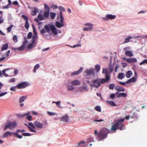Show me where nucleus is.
Masks as SVG:
<instances>
[{"label": "nucleus", "mask_w": 147, "mask_h": 147, "mask_svg": "<svg viewBox=\"0 0 147 147\" xmlns=\"http://www.w3.org/2000/svg\"><path fill=\"white\" fill-rule=\"evenodd\" d=\"M109 130L106 128H102L98 132L97 130L94 131V134L100 140H102L106 138L107 136V134L109 133Z\"/></svg>", "instance_id": "f257e3e1"}, {"label": "nucleus", "mask_w": 147, "mask_h": 147, "mask_svg": "<svg viewBox=\"0 0 147 147\" xmlns=\"http://www.w3.org/2000/svg\"><path fill=\"white\" fill-rule=\"evenodd\" d=\"M124 121L123 119L119 120L116 123L111 125V130L115 132L118 128L121 130L125 129V126L123 123Z\"/></svg>", "instance_id": "f03ea898"}, {"label": "nucleus", "mask_w": 147, "mask_h": 147, "mask_svg": "<svg viewBox=\"0 0 147 147\" xmlns=\"http://www.w3.org/2000/svg\"><path fill=\"white\" fill-rule=\"evenodd\" d=\"M108 78H109L108 77H107L106 79H105L104 78L99 79L97 78L95 80H93L92 81V82L93 84L91 85V86L98 88L100 86L101 84H103L107 82L108 80L109 79Z\"/></svg>", "instance_id": "7ed1b4c3"}, {"label": "nucleus", "mask_w": 147, "mask_h": 147, "mask_svg": "<svg viewBox=\"0 0 147 147\" xmlns=\"http://www.w3.org/2000/svg\"><path fill=\"white\" fill-rule=\"evenodd\" d=\"M17 123L16 121L11 122L9 121L6 124L4 130H6L7 128H9L10 130H12L17 126Z\"/></svg>", "instance_id": "20e7f679"}, {"label": "nucleus", "mask_w": 147, "mask_h": 147, "mask_svg": "<svg viewBox=\"0 0 147 147\" xmlns=\"http://www.w3.org/2000/svg\"><path fill=\"white\" fill-rule=\"evenodd\" d=\"M86 72L87 74L85 76V77L87 79L92 78L95 75L94 71L93 69H87Z\"/></svg>", "instance_id": "39448f33"}, {"label": "nucleus", "mask_w": 147, "mask_h": 147, "mask_svg": "<svg viewBox=\"0 0 147 147\" xmlns=\"http://www.w3.org/2000/svg\"><path fill=\"white\" fill-rule=\"evenodd\" d=\"M45 6V11L44 12L43 15L44 17L46 18L49 17V7L47 4H44Z\"/></svg>", "instance_id": "423d86ee"}, {"label": "nucleus", "mask_w": 147, "mask_h": 147, "mask_svg": "<svg viewBox=\"0 0 147 147\" xmlns=\"http://www.w3.org/2000/svg\"><path fill=\"white\" fill-rule=\"evenodd\" d=\"M60 18L61 19V20H60V22L58 21L56 22V26L58 28L62 27L64 26V18L62 15H61V13L60 14Z\"/></svg>", "instance_id": "0eeeda50"}, {"label": "nucleus", "mask_w": 147, "mask_h": 147, "mask_svg": "<svg viewBox=\"0 0 147 147\" xmlns=\"http://www.w3.org/2000/svg\"><path fill=\"white\" fill-rule=\"evenodd\" d=\"M29 84L26 82H23L20 83L16 86L18 89L24 88L27 87Z\"/></svg>", "instance_id": "6e6552de"}, {"label": "nucleus", "mask_w": 147, "mask_h": 147, "mask_svg": "<svg viewBox=\"0 0 147 147\" xmlns=\"http://www.w3.org/2000/svg\"><path fill=\"white\" fill-rule=\"evenodd\" d=\"M28 125L25 123L24 125L27 126L30 131L32 132H36V131L35 129V127L33 124L32 122H30L28 123Z\"/></svg>", "instance_id": "1a4fd4ad"}, {"label": "nucleus", "mask_w": 147, "mask_h": 147, "mask_svg": "<svg viewBox=\"0 0 147 147\" xmlns=\"http://www.w3.org/2000/svg\"><path fill=\"white\" fill-rule=\"evenodd\" d=\"M116 17L115 15L109 14L106 15L105 17L102 18L103 20L105 21H108L109 20H112L115 19Z\"/></svg>", "instance_id": "9d476101"}, {"label": "nucleus", "mask_w": 147, "mask_h": 147, "mask_svg": "<svg viewBox=\"0 0 147 147\" xmlns=\"http://www.w3.org/2000/svg\"><path fill=\"white\" fill-rule=\"evenodd\" d=\"M22 17L26 21L25 27V28L27 30H28V29L29 27V24L28 22V18L27 17H26L24 15H22Z\"/></svg>", "instance_id": "9b49d317"}, {"label": "nucleus", "mask_w": 147, "mask_h": 147, "mask_svg": "<svg viewBox=\"0 0 147 147\" xmlns=\"http://www.w3.org/2000/svg\"><path fill=\"white\" fill-rule=\"evenodd\" d=\"M34 124L35 127H36L37 128L41 129L43 127V124L38 121H35L34 122Z\"/></svg>", "instance_id": "f8f14e48"}, {"label": "nucleus", "mask_w": 147, "mask_h": 147, "mask_svg": "<svg viewBox=\"0 0 147 147\" xmlns=\"http://www.w3.org/2000/svg\"><path fill=\"white\" fill-rule=\"evenodd\" d=\"M83 69V68L82 67H81L80 69L78 71L72 72L71 74V75L76 76L78 75L82 72Z\"/></svg>", "instance_id": "ddd939ff"}, {"label": "nucleus", "mask_w": 147, "mask_h": 147, "mask_svg": "<svg viewBox=\"0 0 147 147\" xmlns=\"http://www.w3.org/2000/svg\"><path fill=\"white\" fill-rule=\"evenodd\" d=\"M108 70L107 69H105L103 68V71H102V73L103 74H105V79H106V78L107 77H108L109 78V79L108 80V82L110 80V76L107 74L108 73Z\"/></svg>", "instance_id": "4468645a"}, {"label": "nucleus", "mask_w": 147, "mask_h": 147, "mask_svg": "<svg viewBox=\"0 0 147 147\" xmlns=\"http://www.w3.org/2000/svg\"><path fill=\"white\" fill-rule=\"evenodd\" d=\"M50 29L54 34L56 35L57 34V29L53 25H50Z\"/></svg>", "instance_id": "2eb2a0df"}, {"label": "nucleus", "mask_w": 147, "mask_h": 147, "mask_svg": "<svg viewBox=\"0 0 147 147\" xmlns=\"http://www.w3.org/2000/svg\"><path fill=\"white\" fill-rule=\"evenodd\" d=\"M85 25V26L88 25L89 26V28H85L83 29L84 31H88L89 30H91L93 28V25L90 23L86 24Z\"/></svg>", "instance_id": "dca6fc26"}, {"label": "nucleus", "mask_w": 147, "mask_h": 147, "mask_svg": "<svg viewBox=\"0 0 147 147\" xmlns=\"http://www.w3.org/2000/svg\"><path fill=\"white\" fill-rule=\"evenodd\" d=\"M60 120L61 121H62L64 122H68L69 117L67 115H65L62 116Z\"/></svg>", "instance_id": "f3484780"}, {"label": "nucleus", "mask_w": 147, "mask_h": 147, "mask_svg": "<svg viewBox=\"0 0 147 147\" xmlns=\"http://www.w3.org/2000/svg\"><path fill=\"white\" fill-rule=\"evenodd\" d=\"M71 83L72 85L74 86H78L81 84L80 82L78 80L72 81Z\"/></svg>", "instance_id": "a211bd4d"}, {"label": "nucleus", "mask_w": 147, "mask_h": 147, "mask_svg": "<svg viewBox=\"0 0 147 147\" xmlns=\"http://www.w3.org/2000/svg\"><path fill=\"white\" fill-rule=\"evenodd\" d=\"M129 63L136 62L137 60L135 58H129L127 59L126 60Z\"/></svg>", "instance_id": "6ab92c4d"}, {"label": "nucleus", "mask_w": 147, "mask_h": 147, "mask_svg": "<svg viewBox=\"0 0 147 147\" xmlns=\"http://www.w3.org/2000/svg\"><path fill=\"white\" fill-rule=\"evenodd\" d=\"M115 89L118 92H123L125 91V89L122 87L117 86L115 87Z\"/></svg>", "instance_id": "aec40b11"}, {"label": "nucleus", "mask_w": 147, "mask_h": 147, "mask_svg": "<svg viewBox=\"0 0 147 147\" xmlns=\"http://www.w3.org/2000/svg\"><path fill=\"white\" fill-rule=\"evenodd\" d=\"M137 79L134 77H133L132 78L128 80L126 82L127 84H129L131 82H135L136 81Z\"/></svg>", "instance_id": "412c9836"}, {"label": "nucleus", "mask_w": 147, "mask_h": 147, "mask_svg": "<svg viewBox=\"0 0 147 147\" xmlns=\"http://www.w3.org/2000/svg\"><path fill=\"white\" fill-rule=\"evenodd\" d=\"M127 96V94L126 93H124V92L119 93L117 95V98H120L121 97H123L125 98Z\"/></svg>", "instance_id": "4be33fe9"}, {"label": "nucleus", "mask_w": 147, "mask_h": 147, "mask_svg": "<svg viewBox=\"0 0 147 147\" xmlns=\"http://www.w3.org/2000/svg\"><path fill=\"white\" fill-rule=\"evenodd\" d=\"M3 86V84L0 82V92H1V90ZM7 94V92H6L0 93V97L2 96Z\"/></svg>", "instance_id": "5701e85b"}, {"label": "nucleus", "mask_w": 147, "mask_h": 147, "mask_svg": "<svg viewBox=\"0 0 147 147\" xmlns=\"http://www.w3.org/2000/svg\"><path fill=\"white\" fill-rule=\"evenodd\" d=\"M38 11V9L36 7H34L32 9L31 12V14L32 16H35Z\"/></svg>", "instance_id": "b1692460"}, {"label": "nucleus", "mask_w": 147, "mask_h": 147, "mask_svg": "<svg viewBox=\"0 0 147 147\" xmlns=\"http://www.w3.org/2000/svg\"><path fill=\"white\" fill-rule=\"evenodd\" d=\"M31 113V112H28L26 113H25L24 114H18L17 115V116L20 117H24L26 115H29Z\"/></svg>", "instance_id": "393cba45"}, {"label": "nucleus", "mask_w": 147, "mask_h": 147, "mask_svg": "<svg viewBox=\"0 0 147 147\" xmlns=\"http://www.w3.org/2000/svg\"><path fill=\"white\" fill-rule=\"evenodd\" d=\"M125 77L124 74L122 73H119L117 76V78L121 80L123 79Z\"/></svg>", "instance_id": "a878e982"}, {"label": "nucleus", "mask_w": 147, "mask_h": 147, "mask_svg": "<svg viewBox=\"0 0 147 147\" xmlns=\"http://www.w3.org/2000/svg\"><path fill=\"white\" fill-rule=\"evenodd\" d=\"M8 47V45L7 43H5L4 44L1 48V51L6 50Z\"/></svg>", "instance_id": "bb28decb"}, {"label": "nucleus", "mask_w": 147, "mask_h": 147, "mask_svg": "<svg viewBox=\"0 0 147 147\" xmlns=\"http://www.w3.org/2000/svg\"><path fill=\"white\" fill-rule=\"evenodd\" d=\"M38 19L40 21L43 20H45V18L44 17L43 15L41 14H39L38 15Z\"/></svg>", "instance_id": "cd10ccee"}, {"label": "nucleus", "mask_w": 147, "mask_h": 147, "mask_svg": "<svg viewBox=\"0 0 147 147\" xmlns=\"http://www.w3.org/2000/svg\"><path fill=\"white\" fill-rule=\"evenodd\" d=\"M132 72L131 71H129L126 73V76L127 78H129L132 76Z\"/></svg>", "instance_id": "c85d7f7f"}, {"label": "nucleus", "mask_w": 147, "mask_h": 147, "mask_svg": "<svg viewBox=\"0 0 147 147\" xmlns=\"http://www.w3.org/2000/svg\"><path fill=\"white\" fill-rule=\"evenodd\" d=\"M12 134V133L9 131L6 132L3 135V137H6L9 136H11Z\"/></svg>", "instance_id": "c756f323"}, {"label": "nucleus", "mask_w": 147, "mask_h": 147, "mask_svg": "<svg viewBox=\"0 0 147 147\" xmlns=\"http://www.w3.org/2000/svg\"><path fill=\"white\" fill-rule=\"evenodd\" d=\"M38 38V37L37 36V35H33L32 36V43L33 44H34L35 43V41Z\"/></svg>", "instance_id": "7c9ffc66"}, {"label": "nucleus", "mask_w": 147, "mask_h": 147, "mask_svg": "<svg viewBox=\"0 0 147 147\" xmlns=\"http://www.w3.org/2000/svg\"><path fill=\"white\" fill-rule=\"evenodd\" d=\"M125 55L129 57H132L133 55L132 52L130 51H127L125 53Z\"/></svg>", "instance_id": "2f4dec72"}, {"label": "nucleus", "mask_w": 147, "mask_h": 147, "mask_svg": "<svg viewBox=\"0 0 147 147\" xmlns=\"http://www.w3.org/2000/svg\"><path fill=\"white\" fill-rule=\"evenodd\" d=\"M58 8L60 10L59 15V16L60 17L61 13V15H62V11L64 12L65 11V8L61 6H60L59 7H58Z\"/></svg>", "instance_id": "473e14b6"}, {"label": "nucleus", "mask_w": 147, "mask_h": 147, "mask_svg": "<svg viewBox=\"0 0 147 147\" xmlns=\"http://www.w3.org/2000/svg\"><path fill=\"white\" fill-rule=\"evenodd\" d=\"M26 97L25 96H23L20 97L19 100V103H21L23 102L24 100L26 99Z\"/></svg>", "instance_id": "72a5a7b5"}, {"label": "nucleus", "mask_w": 147, "mask_h": 147, "mask_svg": "<svg viewBox=\"0 0 147 147\" xmlns=\"http://www.w3.org/2000/svg\"><path fill=\"white\" fill-rule=\"evenodd\" d=\"M131 38V36H128L127 38H126L125 40V41L123 42V44H125L126 43H127L129 42V39Z\"/></svg>", "instance_id": "f704fd0d"}, {"label": "nucleus", "mask_w": 147, "mask_h": 147, "mask_svg": "<svg viewBox=\"0 0 147 147\" xmlns=\"http://www.w3.org/2000/svg\"><path fill=\"white\" fill-rule=\"evenodd\" d=\"M106 102L112 106H116V104L113 101L107 100Z\"/></svg>", "instance_id": "c9c22d12"}, {"label": "nucleus", "mask_w": 147, "mask_h": 147, "mask_svg": "<svg viewBox=\"0 0 147 147\" xmlns=\"http://www.w3.org/2000/svg\"><path fill=\"white\" fill-rule=\"evenodd\" d=\"M56 14L55 13H53L52 12H51L50 13V16L51 18L52 19H53L55 18Z\"/></svg>", "instance_id": "e433bc0d"}, {"label": "nucleus", "mask_w": 147, "mask_h": 147, "mask_svg": "<svg viewBox=\"0 0 147 147\" xmlns=\"http://www.w3.org/2000/svg\"><path fill=\"white\" fill-rule=\"evenodd\" d=\"M40 67V65L38 64H37L34 66V69L33 72L35 73L36 72V69H38Z\"/></svg>", "instance_id": "4c0bfd02"}, {"label": "nucleus", "mask_w": 147, "mask_h": 147, "mask_svg": "<svg viewBox=\"0 0 147 147\" xmlns=\"http://www.w3.org/2000/svg\"><path fill=\"white\" fill-rule=\"evenodd\" d=\"M44 29H45L47 32H49L50 30V27H49L48 25H45V26Z\"/></svg>", "instance_id": "58836bf2"}, {"label": "nucleus", "mask_w": 147, "mask_h": 147, "mask_svg": "<svg viewBox=\"0 0 147 147\" xmlns=\"http://www.w3.org/2000/svg\"><path fill=\"white\" fill-rule=\"evenodd\" d=\"M13 134V135L16 136L18 138L21 139L22 138V136L20 135H19L18 134V132L14 133Z\"/></svg>", "instance_id": "ea45409f"}, {"label": "nucleus", "mask_w": 147, "mask_h": 147, "mask_svg": "<svg viewBox=\"0 0 147 147\" xmlns=\"http://www.w3.org/2000/svg\"><path fill=\"white\" fill-rule=\"evenodd\" d=\"M100 65L97 64L95 65V68L97 72H98L100 70Z\"/></svg>", "instance_id": "a19ab883"}, {"label": "nucleus", "mask_w": 147, "mask_h": 147, "mask_svg": "<svg viewBox=\"0 0 147 147\" xmlns=\"http://www.w3.org/2000/svg\"><path fill=\"white\" fill-rule=\"evenodd\" d=\"M9 69H4V70H3V71H2V74L5 76L6 77H7L8 76V75L5 73V71L6 70L7 71Z\"/></svg>", "instance_id": "79ce46f5"}, {"label": "nucleus", "mask_w": 147, "mask_h": 147, "mask_svg": "<svg viewBox=\"0 0 147 147\" xmlns=\"http://www.w3.org/2000/svg\"><path fill=\"white\" fill-rule=\"evenodd\" d=\"M74 88L71 85L67 86V90H72L74 89Z\"/></svg>", "instance_id": "37998d69"}, {"label": "nucleus", "mask_w": 147, "mask_h": 147, "mask_svg": "<svg viewBox=\"0 0 147 147\" xmlns=\"http://www.w3.org/2000/svg\"><path fill=\"white\" fill-rule=\"evenodd\" d=\"M47 113L50 116H53L55 115H57V113H53L49 111H48Z\"/></svg>", "instance_id": "c03bdc74"}, {"label": "nucleus", "mask_w": 147, "mask_h": 147, "mask_svg": "<svg viewBox=\"0 0 147 147\" xmlns=\"http://www.w3.org/2000/svg\"><path fill=\"white\" fill-rule=\"evenodd\" d=\"M95 109L98 112H100L101 111V108L99 106H96L95 108Z\"/></svg>", "instance_id": "a18cd8bd"}, {"label": "nucleus", "mask_w": 147, "mask_h": 147, "mask_svg": "<svg viewBox=\"0 0 147 147\" xmlns=\"http://www.w3.org/2000/svg\"><path fill=\"white\" fill-rule=\"evenodd\" d=\"M13 27V25H10L7 28V32H10L11 30V28Z\"/></svg>", "instance_id": "49530a36"}, {"label": "nucleus", "mask_w": 147, "mask_h": 147, "mask_svg": "<svg viewBox=\"0 0 147 147\" xmlns=\"http://www.w3.org/2000/svg\"><path fill=\"white\" fill-rule=\"evenodd\" d=\"M27 117H26V119L29 121H31L32 120V116L31 115H27Z\"/></svg>", "instance_id": "de8ad7c7"}, {"label": "nucleus", "mask_w": 147, "mask_h": 147, "mask_svg": "<svg viewBox=\"0 0 147 147\" xmlns=\"http://www.w3.org/2000/svg\"><path fill=\"white\" fill-rule=\"evenodd\" d=\"M13 40L15 42H17L18 41L17 37L16 35H14L13 37Z\"/></svg>", "instance_id": "09e8293b"}, {"label": "nucleus", "mask_w": 147, "mask_h": 147, "mask_svg": "<svg viewBox=\"0 0 147 147\" xmlns=\"http://www.w3.org/2000/svg\"><path fill=\"white\" fill-rule=\"evenodd\" d=\"M40 32L44 36V34L47 32L45 29H42L40 30Z\"/></svg>", "instance_id": "8fccbe9b"}, {"label": "nucleus", "mask_w": 147, "mask_h": 147, "mask_svg": "<svg viewBox=\"0 0 147 147\" xmlns=\"http://www.w3.org/2000/svg\"><path fill=\"white\" fill-rule=\"evenodd\" d=\"M60 103H61L60 101H57V102H56V104L57 106L59 108H62V107L61 106V105H60Z\"/></svg>", "instance_id": "3c124183"}, {"label": "nucleus", "mask_w": 147, "mask_h": 147, "mask_svg": "<svg viewBox=\"0 0 147 147\" xmlns=\"http://www.w3.org/2000/svg\"><path fill=\"white\" fill-rule=\"evenodd\" d=\"M88 141L89 142H94V140L92 137L90 136L88 139Z\"/></svg>", "instance_id": "603ef678"}, {"label": "nucleus", "mask_w": 147, "mask_h": 147, "mask_svg": "<svg viewBox=\"0 0 147 147\" xmlns=\"http://www.w3.org/2000/svg\"><path fill=\"white\" fill-rule=\"evenodd\" d=\"M25 47V45H23L19 48H18V50L20 51L24 49Z\"/></svg>", "instance_id": "864d4df0"}, {"label": "nucleus", "mask_w": 147, "mask_h": 147, "mask_svg": "<svg viewBox=\"0 0 147 147\" xmlns=\"http://www.w3.org/2000/svg\"><path fill=\"white\" fill-rule=\"evenodd\" d=\"M32 34L31 32H30L27 36V38L28 39H30L32 37Z\"/></svg>", "instance_id": "5fc2aeb1"}, {"label": "nucleus", "mask_w": 147, "mask_h": 147, "mask_svg": "<svg viewBox=\"0 0 147 147\" xmlns=\"http://www.w3.org/2000/svg\"><path fill=\"white\" fill-rule=\"evenodd\" d=\"M33 44H33L32 43H30L29 44L28 46V48L29 49H32L33 47Z\"/></svg>", "instance_id": "6e6d98bb"}, {"label": "nucleus", "mask_w": 147, "mask_h": 147, "mask_svg": "<svg viewBox=\"0 0 147 147\" xmlns=\"http://www.w3.org/2000/svg\"><path fill=\"white\" fill-rule=\"evenodd\" d=\"M114 87V84H110L109 85V88L111 90H113Z\"/></svg>", "instance_id": "4d7b16f0"}, {"label": "nucleus", "mask_w": 147, "mask_h": 147, "mask_svg": "<svg viewBox=\"0 0 147 147\" xmlns=\"http://www.w3.org/2000/svg\"><path fill=\"white\" fill-rule=\"evenodd\" d=\"M22 135L24 136H30L31 135L30 133H22Z\"/></svg>", "instance_id": "13d9d810"}, {"label": "nucleus", "mask_w": 147, "mask_h": 147, "mask_svg": "<svg viewBox=\"0 0 147 147\" xmlns=\"http://www.w3.org/2000/svg\"><path fill=\"white\" fill-rule=\"evenodd\" d=\"M147 64V59H146L140 63V65H142L144 63Z\"/></svg>", "instance_id": "bf43d9fd"}, {"label": "nucleus", "mask_w": 147, "mask_h": 147, "mask_svg": "<svg viewBox=\"0 0 147 147\" xmlns=\"http://www.w3.org/2000/svg\"><path fill=\"white\" fill-rule=\"evenodd\" d=\"M16 87V86L14 87H11L10 88V90L12 91H16V90L15 88Z\"/></svg>", "instance_id": "052dcab7"}, {"label": "nucleus", "mask_w": 147, "mask_h": 147, "mask_svg": "<svg viewBox=\"0 0 147 147\" xmlns=\"http://www.w3.org/2000/svg\"><path fill=\"white\" fill-rule=\"evenodd\" d=\"M15 79L14 78H12L9 80V82L10 83L13 82H15Z\"/></svg>", "instance_id": "680f3d73"}, {"label": "nucleus", "mask_w": 147, "mask_h": 147, "mask_svg": "<svg viewBox=\"0 0 147 147\" xmlns=\"http://www.w3.org/2000/svg\"><path fill=\"white\" fill-rule=\"evenodd\" d=\"M25 131V130L24 129H18L17 131V132H23Z\"/></svg>", "instance_id": "e2e57ef3"}, {"label": "nucleus", "mask_w": 147, "mask_h": 147, "mask_svg": "<svg viewBox=\"0 0 147 147\" xmlns=\"http://www.w3.org/2000/svg\"><path fill=\"white\" fill-rule=\"evenodd\" d=\"M94 121L95 122H101V121H104V120L102 119H99V120H97V119H94Z\"/></svg>", "instance_id": "0e129e2a"}, {"label": "nucleus", "mask_w": 147, "mask_h": 147, "mask_svg": "<svg viewBox=\"0 0 147 147\" xmlns=\"http://www.w3.org/2000/svg\"><path fill=\"white\" fill-rule=\"evenodd\" d=\"M115 96V94L113 93L111 94L110 96V98H113Z\"/></svg>", "instance_id": "69168bd1"}, {"label": "nucleus", "mask_w": 147, "mask_h": 147, "mask_svg": "<svg viewBox=\"0 0 147 147\" xmlns=\"http://www.w3.org/2000/svg\"><path fill=\"white\" fill-rule=\"evenodd\" d=\"M13 5H17L19 4L18 2L17 1H15L13 2Z\"/></svg>", "instance_id": "338daca9"}, {"label": "nucleus", "mask_w": 147, "mask_h": 147, "mask_svg": "<svg viewBox=\"0 0 147 147\" xmlns=\"http://www.w3.org/2000/svg\"><path fill=\"white\" fill-rule=\"evenodd\" d=\"M121 64H122L123 67H125L127 66V63H125L122 62V63Z\"/></svg>", "instance_id": "774afa93"}]
</instances>
